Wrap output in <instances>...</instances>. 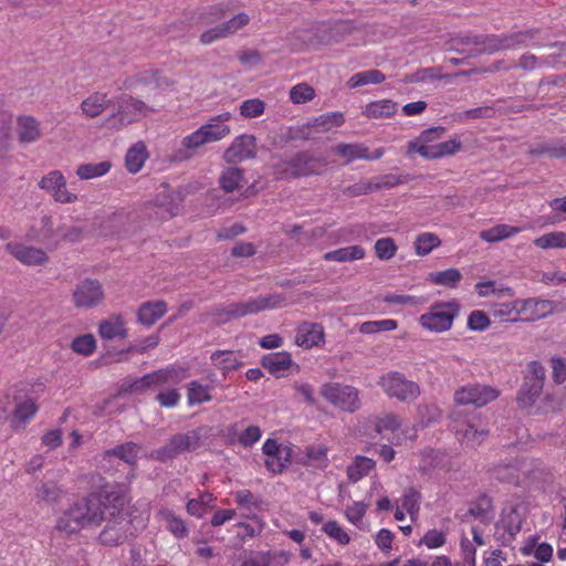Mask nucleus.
Segmentation results:
<instances>
[{
	"instance_id": "6ab92c4d",
	"label": "nucleus",
	"mask_w": 566,
	"mask_h": 566,
	"mask_svg": "<svg viewBox=\"0 0 566 566\" xmlns=\"http://www.w3.org/2000/svg\"><path fill=\"white\" fill-rule=\"evenodd\" d=\"M545 305V302H538L534 300L527 301H515L513 303H503L495 305L492 310L494 317H499L502 321L516 322L520 319V314L525 312L531 306Z\"/></svg>"
},
{
	"instance_id": "69168bd1",
	"label": "nucleus",
	"mask_w": 566,
	"mask_h": 566,
	"mask_svg": "<svg viewBox=\"0 0 566 566\" xmlns=\"http://www.w3.org/2000/svg\"><path fill=\"white\" fill-rule=\"evenodd\" d=\"M290 462V451L279 453L273 457H268L265 460V467L273 473H281Z\"/></svg>"
},
{
	"instance_id": "5fc2aeb1",
	"label": "nucleus",
	"mask_w": 566,
	"mask_h": 566,
	"mask_svg": "<svg viewBox=\"0 0 566 566\" xmlns=\"http://www.w3.org/2000/svg\"><path fill=\"white\" fill-rule=\"evenodd\" d=\"M412 153H418L421 157L426 159H437L434 145H429L428 143H420L419 139L410 140L408 143L407 155L411 156Z\"/></svg>"
},
{
	"instance_id": "bf43d9fd",
	"label": "nucleus",
	"mask_w": 566,
	"mask_h": 566,
	"mask_svg": "<svg viewBox=\"0 0 566 566\" xmlns=\"http://www.w3.org/2000/svg\"><path fill=\"white\" fill-rule=\"evenodd\" d=\"M57 233L61 237L63 241L70 242V243H76L83 240L85 235V230L82 227L76 226H60L57 228Z\"/></svg>"
},
{
	"instance_id": "49530a36",
	"label": "nucleus",
	"mask_w": 566,
	"mask_h": 566,
	"mask_svg": "<svg viewBox=\"0 0 566 566\" xmlns=\"http://www.w3.org/2000/svg\"><path fill=\"white\" fill-rule=\"evenodd\" d=\"M534 244L541 249L565 248V232H549L534 240Z\"/></svg>"
},
{
	"instance_id": "58836bf2",
	"label": "nucleus",
	"mask_w": 566,
	"mask_h": 566,
	"mask_svg": "<svg viewBox=\"0 0 566 566\" xmlns=\"http://www.w3.org/2000/svg\"><path fill=\"white\" fill-rule=\"evenodd\" d=\"M385 75L379 70H369L354 74L347 82L350 88L366 84H379L385 81Z\"/></svg>"
},
{
	"instance_id": "b1692460",
	"label": "nucleus",
	"mask_w": 566,
	"mask_h": 566,
	"mask_svg": "<svg viewBox=\"0 0 566 566\" xmlns=\"http://www.w3.org/2000/svg\"><path fill=\"white\" fill-rule=\"evenodd\" d=\"M98 334L104 339H114L116 337L126 338L127 329L125 328L122 316H112L109 319L102 321L98 326Z\"/></svg>"
},
{
	"instance_id": "a18cd8bd",
	"label": "nucleus",
	"mask_w": 566,
	"mask_h": 566,
	"mask_svg": "<svg viewBox=\"0 0 566 566\" xmlns=\"http://www.w3.org/2000/svg\"><path fill=\"white\" fill-rule=\"evenodd\" d=\"M521 525L522 521L518 514L513 510L504 517H502V520L497 523V528H503V531L507 534V538H504V541H512L521 531Z\"/></svg>"
},
{
	"instance_id": "c85d7f7f",
	"label": "nucleus",
	"mask_w": 566,
	"mask_h": 566,
	"mask_svg": "<svg viewBox=\"0 0 566 566\" xmlns=\"http://www.w3.org/2000/svg\"><path fill=\"white\" fill-rule=\"evenodd\" d=\"M148 157L146 146L143 142L134 144L127 151L125 165L129 172H138Z\"/></svg>"
},
{
	"instance_id": "72a5a7b5",
	"label": "nucleus",
	"mask_w": 566,
	"mask_h": 566,
	"mask_svg": "<svg viewBox=\"0 0 566 566\" xmlns=\"http://www.w3.org/2000/svg\"><path fill=\"white\" fill-rule=\"evenodd\" d=\"M397 111V104L390 99H382L369 103L366 106L365 114L369 118H387L394 115Z\"/></svg>"
},
{
	"instance_id": "c9c22d12",
	"label": "nucleus",
	"mask_w": 566,
	"mask_h": 566,
	"mask_svg": "<svg viewBox=\"0 0 566 566\" xmlns=\"http://www.w3.org/2000/svg\"><path fill=\"white\" fill-rule=\"evenodd\" d=\"M334 151L346 158V164L356 160L368 158V148L363 144H338L335 146Z\"/></svg>"
},
{
	"instance_id": "4d7b16f0",
	"label": "nucleus",
	"mask_w": 566,
	"mask_h": 566,
	"mask_svg": "<svg viewBox=\"0 0 566 566\" xmlns=\"http://www.w3.org/2000/svg\"><path fill=\"white\" fill-rule=\"evenodd\" d=\"M158 75H159V72L157 70L144 71V72L137 74L136 76L126 80L124 85L126 88H133L134 86H136L138 84L154 83V84L158 85V80H159Z\"/></svg>"
},
{
	"instance_id": "3c124183",
	"label": "nucleus",
	"mask_w": 566,
	"mask_h": 566,
	"mask_svg": "<svg viewBox=\"0 0 566 566\" xmlns=\"http://www.w3.org/2000/svg\"><path fill=\"white\" fill-rule=\"evenodd\" d=\"M314 97H315L314 88L306 83H300L297 85H294L290 90V99L294 104H304L306 102L312 101Z\"/></svg>"
},
{
	"instance_id": "c03bdc74",
	"label": "nucleus",
	"mask_w": 566,
	"mask_h": 566,
	"mask_svg": "<svg viewBox=\"0 0 566 566\" xmlns=\"http://www.w3.org/2000/svg\"><path fill=\"white\" fill-rule=\"evenodd\" d=\"M441 244V240L438 235L430 232L421 233L417 237L415 242L416 253L418 255H427L429 254L434 248L439 247Z\"/></svg>"
},
{
	"instance_id": "aec40b11",
	"label": "nucleus",
	"mask_w": 566,
	"mask_h": 566,
	"mask_svg": "<svg viewBox=\"0 0 566 566\" xmlns=\"http://www.w3.org/2000/svg\"><path fill=\"white\" fill-rule=\"evenodd\" d=\"M344 123V116L339 112L334 113H327L323 114L316 118L313 119V122L308 123L306 126H303L302 128L297 129V133L294 134L291 138H304L308 139V134H305V130H307L310 127H314L317 129V132H327L333 127H338Z\"/></svg>"
},
{
	"instance_id": "a19ab883",
	"label": "nucleus",
	"mask_w": 566,
	"mask_h": 566,
	"mask_svg": "<svg viewBox=\"0 0 566 566\" xmlns=\"http://www.w3.org/2000/svg\"><path fill=\"white\" fill-rule=\"evenodd\" d=\"M163 520L166 522L168 531L178 538H184L188 535V528L185 521L175 515L171 511L165 510L160 512Z\"/></svg>"
},
{
	"instance_id": "473e14b6",
	"label": "nucleus",
	"mask_w": 566,
	"mask_h": 566,
	"mask_svg": "<svg viewBox=\"0 0 566 566\" xmlns=\"http://www.w3.org/2000/svg\"><path fill=\"white\" fill-rule=\"evenodd\" d=\"M229 11V6L223 3L212 4L203 8L197 18V22L201 24H213L223 20Z\"/></svg>"
},
{
	"instance_id": "2eb2a0df",
	"label": "nucleus",
	"mask_w": 566,
	"mask_h": 566,
	"mask_svg": "<svg viewBox=\"0 0 566 566\" xmlns=\"http://www.w3.org/2000/svg\"><path fill=\"white\" fill-rule=\"evenodd\" d=\"M492 500L486 495H480L475 501L469 503L468 510L458 512L455 518L461 523H470L472 520H478L483 524H489L493 518Z\"/></svg>"
},
{
	"instance_id": "680f3d73",
	"label": "nucleus",
	"mask_w": 566,
	"mask_h": 566,
	"mask_svg": "<svg viewBox=\"0 0 566 566\" xmlns=\"http://www.w3.org/2000/svg\"><path fill=\"white\" fill-rule=\"evenodd\" d=\"M249 22L250 17L244 12H240L231 19H229L228 21L223 22L222 27L226 31V34L229 38L230 35L237 33L239 30L244 28Z\"/></svg>"
},
{
	"instance_id": "4be33fe9",
	"label": "nucleus",
	"mask_w": 566,
	"mask_h": 566,
	"mask_svg": "<svg viewBox=\"0 0 566 566\" xmlns=\"http://www.w3.org/2000/svg\"><path fill=\"white\" fill-rule=\"evenodd\" d=\"M488 34L458 36L452 40V45L460 53H468L469 56L485 54Z\"/></svg>"
},
{
	"instance_id": "2f4dec72",
	"label": "nucleus",
	"mask_w": 566,
	"mask_h": 566,
	"mask_svg": "<svg viewBox=\"0 0 566 566\" xmlns=\"http://www.w3.org/2000/svg\"><path fill=\"white\" fill-rule=\"evenodd\" d=\"M211 360L224 375L238 369L242 365L231 350H217L211 355Z\"/></svg>"
},
{
	"instance_id": "9b49d317",
	"label": "nucleus",
	"mask_w": 566,
	"mask_h": 566,
	"mask_svg": "<svg viewBox=\"0 0 566 566\" xmlns=\"http://www.w3.org/2000/svg\"><path fill=\"white\" fill-rule=\"evenodd\" d=\"M499 396V391L490 386L481 384H470L459 388L454 392V401L457 405H474L475 407H482Z\"/></svg>"
},
{
	"instance_id": "864d4df0",
	"label": "nucleus",
	"mask_w": 566,
	"mask_h": 566,
	"mask_svg": "<svg viewBox=\"0 0 566 566\" xmlns=\"http://www.w3.org/2000/svg\"><path fill=\"white\" fill-rule=\"evenodd\" d=\"M265 104L259 98L244 101L240 106V114L245 118L259 117L264 113Z\"/></svg>"
},
{
	"instance_id": "de8ad7c7",
	"label": "nucleus",
	"mask_w": 566,
	"mask_h": 566,
	"mask_svg": "<svg viewBox=\"0 0 566 566\" xmlns=\"http://www.w3.org/2000/svg\"><path fill=\"white\" fill-rule=\"evenodd\" d=\"M71 348L76 354L90 356L96 349V342L92 334H85L75 337L71 343Z\"/></svg>"
},
{
	"instance_id": "603ef678",
	"label": "nucleus",
	"mask_w": 566,
	"mask_h": 566,
	"mask_svg": "<svg viewBox=\"0 0 566 566\" xmlns=\"http://www.w3.org/2000/svg\"><path fill=\"white\" fill-rule=\"evenodd\" d=\"M305 455L310 463L316 464L317 467H326L327 459V447L323 444L308 446L305 448Z\"/></svg>"
},
{
	"instance_id": "8fccbe9b",
	"label": "nucleus",
	"mask_w": 566,
	"mask_h": 566,
	"mask_svg": "<svg viewBox=\"0 0 566 566\" xmlns=\"http://www.w3.org/2000/svg\"><path fill=\"white\" fill-rule=\"evenodd\" d=\"M211 400V396L209 394V387L203 386L198 381H191L188 388V403H203Z\"/></svg>"
},
{
	"instance_id": "cd10ccee",
	"label": "nucleus",
	"mask_w": 566,
	"mask_h": 566,
	"mask_svg": "<svg viewBox=\"0 0 566 566\" xmlns=\"http://www.w3.org/2000/svg\"><path fill=\"white\" fill-rule=\"evenodd\" d=\"M243 169L239 167H228L222 170L219 177V185L226 192H233L243 187L244 175Z\"/></svg>"
},
{
	"instance_id": "f257e3e1",
	"label": "nucleus",
	"mask_w": 566,
	"mask_h": 566,
	"mask_svg": "<svg viewBox=\"0 0 566 566\" xmlns=\"http://www.w3.org/2000/svg\"><path fill=\"white\" fill-rule=\"evenodd\" d=\"M126 503L127 497L123 491L105 492L103 497L90 495L65 510L57 520L56 528L70 535L106 521L99 542L109 546L123 544L133 535Z\"/></svg>"
},
{
	"instance_id": "e433bc0d",
	"label": "nucleus",
	"mask_w": 566,
	"mask_h": 566,
	"mask_svg": "<svg viewBox=\"0 0 566 566\" xmlns=\"http://www.w3.org/2000/svg\"><path fill=\"white\" fill-rule=\"evenodd\" d=\"M112 164L108 160L101 163H88L77 167L76 175L81 179H92L104 176L109 171Z\"/></svg>"
},
{
	"instance_id": "1a4fd4ad",
	"label": "nucleus",
	"mask_w": 566,
	"mask_h": 566,
	"mask_svg": "<svg viewBox=\"0 0 566 566\" xmlns=\"http://www.w3.org/2000/svg\"><path fill=\"white\" fill-rule=\"evenodd\" d=\"M545 368L538 361L528 365L524 382L518 391L517 401L522 407H531L543 391Z\"/></svg>"
},
{
	"instance_id": "f03ea898",
	"label": "nucleus",
	"mask_w": 566,
	"mask_h": 566,
	"mask_svg": "<svg viewBox=\"0 0 566 566\" xmlns=\"http://www.w3.org/2000/svg\"><path fill=\"white\" fill-rule=\"evenodd\" d=\"M284 301L285 296L280 293L261 295L248 301L213 305L209 311V315L214 319L217 325H222L247 315L258 314L265 310H273L280 306Z\"/></svg>"
},
{
	"instance_id": "423d86ee",
	"label": "nucleus",
	"mask_w": 566,
	"mask_h": 566,
	"mask_svg": "<svg viewBox=\"0 0 566 566\" xmlns=\"http://www.w3.org/2000/svg\"><path fill=\"white\" fill-rule=\"evenodd\" d=\"M202 429L198 428L186 433L174 434L165 446L154 450L151 458L161 462L170 461L184 452H191L200 447Z\"/></svg>"
},
{
	"instance_id": "37998d69",
	"label": "nucleus",
	"mask_w": 566,
	"mask_h": 566,
	"mask_svg": "<svg viewBox=\"0 0 566 566\" xmlns=\"http://www.w3.org/2000/svg\"><path fill=\"white\" fill-rule=\"evenodd\" d=\"M539 66L553 67V63L549 61V56L538 57L531 52H525L520 56L517 61V67L526 72L534 71Z\"/></svg>"
},
{
	"instance_id": "393cba45",
	"label": "nucleus",
	"mask_w": 566,
	"mask_h": 566,
	"mask_svg": "<svg viewBox=\"0 0 566 566\" xmlns=\"http://www.w3.org/2000/svg\"><path fill=\"white\" fill-rule=\"evenodd\" d=\"M140 451V447L134 442H126L119 446H116L113 449L106 450L104 452V459H111L112 457H116L119 460L124 461L128 465H135L138 459V453Z\"/></svg>"
},
{
	"instance_id": "13d9d810",
	"label": "nucleus",
	"mask_w": 566,
	"mask_h": 566,
	"mask_svg": "<svg viewBox=\"0 0 566 566\" xmlns=\"http://www.w3.org/2000/svg\"><path fill=\"white\" fill-rule=\"evenodd\" d=\"M375 251L379 259L389 260L396 254L397 245L395 244L394 239L381 238L376 241Z\"/></svg>"
},
{
	"instance_id": "e2e57ef3",
	"label": "nucleus",
	"mask_w": 566,
	"mask_h": 566,
	"mask_svg": "<svg viewBox=\"0 0 566 566\" xmlns=\"http://www.w3.org/2000/svg\"><path fill=\"white\" fill-rule=\"evenodd\" d=\"M491 324L489 316L483 311H473L468 317V327L471 331H485Z\"/></svg>"
},
{
	"instance_id": "7c9ffc66",
	"label": "nucleus",
	"mask_w": 566,
	"mask_h": 566,
	"mask_svg": "<svg viewBox=\"0 0 566 566\" xmlns=\"http://www.w3.org/2000/svg\"><path fill=\"white\" fill-rule=\"evenodd\" d=\"M520 227H513L509 224H497L490 229L483 230L480 233V238L486 242L494 243L521 232Z\"/></svg>"
},
{
	"instance_id": "39448f33",
	"label": "nucleus",
	"mask_w": 566,
	"mask_h": 566,
	"mask_svg": "<svg viewBox=\"0 0 566 566\" xmlns=\"http://www.w3.org/2000/svg\"><path fill=\"white\" fill-rule=\"evenodd\" d=\"M147 111H151L142 99L132 95L123 94L116 98V111L106 118V125L111 128L120 129L136 123Z\"/></svg>"
},
{
	"instance_id": "0eeeda50",
	"label": "nucleus",
	"mask_w": 566,
	"mask_h": 566,
	"mask_svg": "<svg viewBox=\"0 0 566 566\" xmlns=\"http://www.w3.org/2000/svg\"><path fill=\"white\" fill-rule=\"evenodd\" d=\"M378 385L384 392L390 398H396L399 401H413L420 395L418 384L406 378L399 371H389L380 376Z\"/></svg>"
},
{
	"instance_id": "6e6552de",
	"label": "nucleus",
	"mask_w": 566,
	"mask_h": 566,
	"mask_svg": "<svg viewBox=\"0 0 566 566\" xmlns=\"http://www.w3.org/2000/svg\"><path fill=\"white\" fill-rule=\"evenodd\" d=\"M458 314L459 304L455 301L436 303L428 313L420 316L419 321L422 327L441 333L451 328L453 319Z\"/></svg>"
},
{
	"instance_id": "5701e85b",
	"label": "nucleus",
	"mask_w": 566,
	"mask_h": 566,
	"mask_svg": "<svg viewBox=\"0 0 566 566\" xmlns=\"http://www.w3.org/2000/svg\"><path fill=\"white\" fill-rule=\"evenodd\" d=\"M17 125L20 143H34L41 137L40 123L34 117L20 116L18 118Z\"/></svg>"
},
{
	"instance_id": "4468645a",
	"label": "nucleus",
	"mask_w": 566,
	"mask_h": 566,
	"mask_svg": "<svg viewBox=\"0 0 566 566\" xmlns=\"http://www.w3.org/2000/svg\"><path fill=\"white\" fill-rule=\"evenodd\" d=\"M256 139L253 135L238 136L230 147L224 151L223 158L229 164L240 163L247 159L255 158Z\"/></svg>"
},
{
	"instance_id": "dca6fc26",
	"label": "nucleus",
	"mask_w": 566,
	"mask_h": 566,
	"mask_svg": "<svg viewBox=\"0 0 566 566\" xmlns=\"http://www.w3.org/2000/svg\"><path fill=\"white\" fill-rule=\"evenodd\" d=\"M6 250L19 262L28 266L44 265L49 262L46 252L40 248L28 247L18 242H9Z\"/></svg>"
},
{
	"instance_id": "a878e982",
	"label": "nucleus",
	"mask_w": 566,
	"mask_h": 566,
	"mask_svg": "<svg viewBox=\"0 0 566 566\" xmlns=\"http://www.w3.org/2000/svg\"><path fill=\"white\" fill-rule=\"evenodd\" d=\"M365 256V250L361 245H348L337 250L328 251L323 255L325 261L353 262L361 260Z\"/></svg>"
},
{
	"instance_id": "6e6d98bb",
	"label": "nucleus",
	"mask_w": 566,
	"mask_h": 566,
	"mask_svg": "<svg viewBox=\"0 0 566 566\" xmlns=\"http://www.w3.org/2000/svg\"><path fill=\"white\" fill-rule=\"evenodd\" d=\"M41 229H40V235H41V242L42 243H53L54 247L57 245L59 241L55 240V237L57 233V229L54 230L53 228V219L51 216H43L41 218Z\"/></svg>"
},
{
	"instance_id": "f704fd0d",
	"label": "nucleus",
	"mask_w": 566,
	"mask_h": 566,
	"mask_svg": "<svg viewBox=\"0 0 566 566\" xmlns=\"http://www.w3.org/2000/svg\"><path fill=\"white\" fill-rule=\"evenodd\" d=\"M375 467V461L366 457H356L353 464L347 468V476L352 482L359 481Z\"/></svg>"
},
{
	"instance_id": "0e129e2a",
	"label": "nucleus",
	"mask_w": 566,
	"mask_h": 566,
	"mask_svg": "<svg viewBox=\"0 0 566 566\" xmlns=\"http://www.w3.org/2000/svg\"><path fill=\"white\" fill-rule=\"evenodd\" d=\"M323 531L342 545L348 544L350 541L348 534L338 525L336 521H328L325 523Z\"/></svg>"
},
{
	"instance_id": "9d476101",
	"label": "nucleus",
	"mask_w": 566,
	"mask_h": 566,
	"mask_svg": "<svg viewBox=\"0 0 566 566\" xmlns=\"http://www.w3.org/2000/svg\"><path fill=\"white\" fill-rule=\"evenodd\" d=\"M321 395L332 405L347 412H355L360 407L358 390L352 386L325 384L321 388Z\"/></svg>"
},
{
	"instance_id": "774afa93",
	"label": "nucleus",
	"mask_w": 566,
	"mask_h": 566,
	"mask_svg": "<svg viewBox=\"0 0 566 566\" xmlns=\"http://www.w3.org/2000/svg\"><path fill=\"white\" fill-rule=\"evenodd\" d=\"M539 33H541V30L538 28H531V29H526V30L512 32L511 34H512L514 48L528 45L530 41L537 38V35Z\"/></svg>"
},
{
	"instance_id": "09e8293b",
	"label": "nucleus",
	"mask_w": 566,
	"mask_h": 566,
	"mask_svg": "<svg viewBox=\"0 0 566 566\" xmlns=\"http://www.w3.org/2000/svg\"><path fill=\"white\" fill-rule=\"evenodd\" d=\"M61 494L62 490L53 481L42 482L40 486L36 488V497L45 502H57Z\"/></svg>"
},
{
	"instance_id": "052dcab7",
	"label": "nucleus",
	"mask_w": 566,
	"mask_h": 566,
	"mask_svg": "<svg viewBox=\"0 0 566 566\" xmlns=\"http://www.w3.org/2000/svg\"><path fill=\"white\" fill-rule=\"evenodd\" d=\"M419 500L420 493L416 489L409 488L403 493L401 506L412 516L419 511Z\"/></svg>"
},
{
	"instance_id": "20e7f679",
	"label": "nucleus",
	"mask_w": 566,
	"mask_h": 566,
	"mask_svg": "<svg viewBox=\"0 0 566 566\" xmlns=\"http://www.w3.org/2000/svg\"><path fill=\"white\" fill-rule=\"evenodd\" d=\"M328 165L327 158L310 150L297 151L290 159L275 165L277 179H297L322 175Z\"/></svg>"
},
{
	"instance_id": "412c9836",
	"label": "nucleus",
	"mask_w": 566,
	"mask_h": 566,
	"mask_svg": "<svg viewBox=\"0 0 566 566\" xmlns=\"http://www.w3.org/2000/svg\"><path fill=\"white\" fill-rule=\"evenodd\" d=\"M167 310L168 307L165 301L144 302L137 310V322L146 327H151L167 313Z\"/></svg>"
},
{
	"instance_id": "bb28decb",
	"label": "nucleus",
	"mask_w": 566,
	"mask_h": 566,
	"mask_svg": "<svg viewBox=\"0 0 566 566\" xmlns=\"http://www.w3.org/2000/svg\"><path fill=\"white\" fill-rule=\"evenodd\" d=\"M111 105V99L105 93H93L81 104L82 112L91 118L101 115L106 107Z\"/></svg>"
},
{
	"instance_id": "338daca9",
	"label": "nucleus",
	"mask_w": 566,
	"mask_h": 566,
	"mask_svg": "<svg viewBox=\"0 0 566 566\" xmlns=\"http://www.w3.org/2000/svg\"><path fill=\"white\" fill-rule=\"evenodd\" d=\"M400 427V421L395 413H385L377 418L375 428L376 431H396Z\"/></svg>"
},
{
	"instance_id": "f8f14e48",
	"label": "nucleus",
	"mask_w": 566,
	"mask_h": 566,
	"mask_svg": "<svg viewBox=\"0 0 566 566\" xmlns=\"http://www.w3.org/2000/svg\"><path fill=\"white\" fill-rule=\"evenodd\" d=\"M104 298L102 284L97 280L85 279L78 283L73 292V303L77 308H92L101 304Z\"/></svg>"
},
{
	"instance_id": "4c0bfd02",
	"label": "nucleus",
	"mask_w": 566,
	"mask_h": 566,
	"mask_svg": "<svg viewBox=\"0 0 566 566\" xmlns=\"http://www.w3.org/2000/svg\"><path fill=\"white\" fill-rule=\"evenodd\" d=\"M514 48L511 33L488 34L485 54H492L499 51L512 50Z\"/></svg>"
},
{
	"instance_id": "ea45409f",
	"label": "nucleus",
	"mask_w": 566,
	"mask_h": 566,
	"mask_svg": "<svg viewBox=\"0 0 566 566\" xmlns=\"http://www.w3.org/2000/svg\"><path fill=\"white\" fill-rule=\"evenodd\" d=\"M462 274L458 269H448L446 271L432 272L429 274V280L437 284L448 287H455L461 281Z\"/></svg>"
},
{
	"instance_id": "a211bd4d",
	"label": "nucleus",
	"mask_w": 566,
	"mask_h": 566,
	"mask_svg": "<svg viewBox=\"0 0 566 566\" xmlns=\"http://www.w3.org/2000/svg\"><path fill=\"white\" fill-rule=\"evenodd\" d=\"M324 328L321 324L303 322L296 329L295 344L304 348H312L324 343Z\"/></svg>"
},
{
	"instance_id": "f3484780",
	"label": "nucleus",
	"mask_w": 566,
	"mask_h": 566,
	"mask_svg": "<svg viewBox=\"0 0 566 566\" xmlns=\"http://www.w3.org/2000/svg\"><path fill=\"white\" fill-rule=\"evenodd\" d=\"M261 366L275 377H283L285 371L290 369L296 373L300 370V366L293 361L291 354L287 352L264 355L261 358Z\"/></svg>"
},
{
	"instance_id": "79ce46f5",
	"label": "nucleus",
	"mask_w": 566,
	"mask_h": 566,
	"mask_svg": "<svg viewBox=\"0 0 566 566\" xmlns=\"http://www.w3.org/2000/svg\"><path fill=\"white\" fill-rule=\"evenodd\" d=\"M455 433L461 441L465 442L470 447H475L484 440L488 431L478 430L472 424L467 423L464 428H457Z\"/></svg>"
},
{
	"instance_id": "c756f323",
	"label": "nucleus",
	"mask_w": 566,
	"mask_h": 566,
	"mask_svg": "<svg viewBox=\"0 0 566 566\" xmlns=\"http://www.w3.org/2000/svg\"><path fill=\"white\" fill-rule=\"evenodd\" d=\"M38 411V406L32 398H27L15 405L12 426L15 429H23L25 421L31 419Z\"/></svg>"
},
{
	"instance_id": "ddd939ff",
	"label": "nucleus",
	"mask_w": 566,
	"mask_h": 566,
	"mask_svg": "<svg viewBox=\"0 0 566 566\" xmlns=\"http://www.w3.org/2000/svg\"><path fill=\"white\" fill-rule=\"evenodd\" d=\"M39 187L49 192L55 202L73 203L77 200V195L67 190L66 180L59 170H52L43 176L39 181Z\"/></svg>"
},
{
	"instance_id": "7ed1b4c3",
	"label": "nucleus",
	"mask_w": 566,
	"mask_h": 566,
	"mask_svg": "<svg viewBox=\"0 0 566 566\" xmlns=\"http://www.w3.org/2000/svg\"><path fill=\"white\" fill-rule=\"evenodd\" d=\"M230 134L228 125L205 124L193 133L185 136L171 155L176 163L188 161L203 153L208 144L219 142Z\"/></svg>"
}]
</instances>
